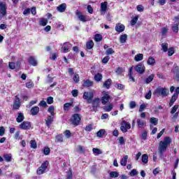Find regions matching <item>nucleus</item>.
I'll use <instances>...</instances> for the list:
<instances>
[{
	"instance_id": "1",
	"label": "nucleus",
	"mask_w": 179,
	"mask_h": 179,
	"mask_svg": "<svg viewBox=\"0 0 179 179\" xmlns=\"http://www.w3.org/2000/svg\"><path fill=\"white\" fill-rule=\"evenodd\" d=\"M170 143H171V138L170 137H165L163 141L159 142L158 152L160 157H163V153L167 150V148Z\"/></svg>"
},
{
	"instance_id": "2",
	"label": "nucleus",
	"mask_w": 179,
	"mask_h": 179,
	"mask_svg": "<svg viewBox=\"0 0 179 179\" xmlns=\"http://www.w3.org/2000/svg\"><path fill=\"white\" fill-rule=\"evenodd\" d=\"M48 161H45L39 168H38L36 171V173L38 176H41V174H44L47 171V169H48Z\"/></svg>"
},
{
	"instance_id": "3",
	"label": "nucleus",
	"mask_w": 179,
	"mask_h": 179,
	"mask_svg": "<svg viewBox=\"0 0 179 179\" xmlns=\"http://www.w3.org/2000/svg\"><path fill=\"white\" fill-rule=\"evenodd\" d=\"M92 106H89L88 107L90 109L91 113H96L97 111V108H99V106H100V98H95L94 100L92 101Z\"/></svg>"
},
{
	"instance_id": "4",
	"label": "nucleus",
	"mask_w": 179,
	"mask_h": 179,
	"mask_svg": "<svg viewBox=\"0 0 179 179\" xmlns=\"http://www.w3.org/2000/svg\"><path fill=\"white\" fill-rule=\"evenodd\" d=\"M155 94H160L162 97H166L169 96V90L166 87H158L155 90Z\"/></svg>"
},
{
	"instance_id": "5",
	"label": "nucleus",
	"mask_w": 179,
	"mask_h": 179,
	"mask_svg": "<svg viewBox=\"0 0 179 179\" xmlns=\"http://www.w3.org/2000/svg\"><path fill=\"white\" fill-rule=\"evenodd\" d=\"M93 97H94V94L93 92H85L83 93V99H84V100H87L88 103H92L93 101Z\"/></svg>"
},
{
	"instance_id": "6",
	"label": "nucleus",
	"mask_w": 179,
	"mask_h": 179,
	"mask_svg": "<svg viewBox=\"0 0 179 179\" xmlns=\"http://www.w3.org/2000/svg\"><path fill=\"white\" fill-rule=\"evenodd\" d=\"M128 129H131V124L125 120L121 123L120 130L123 134L128 132Z\"/></svg>"
},
{
	"instance_id": "7",
	"label": "nucleus",
	"mask_w": 179,
	"mask_h": 179,
	"mask_svg": "<svg viewBox=\"0 0 179 179\" xmlns=\"http://www.w3.org/2000/svg\"><path fill=\"white\" fill-rule=\"evenodd\" d=\"M72 48V44L69 42H65L63 43L61 52L64 54H66V52H69L71 49Z\"/></svg>"
},
{
	"instance_id": "8",
	"label": "nucleus",
	"mask_w": 179,
	"mask_h": 179,
	"mask_svg": "<svg viewBox=\"0 0 179 179\" xmlns=\"http://www.w3.org/2000/svg\"><path fill=\"white\" fill-rule=\"evenodd\" d=\"M145 69H146L145 67V65H143V64L142 63H139L137 66L134 67V70L136 71V72H137L140 75H143V73H145Z\"/></svg>"
},
{
	"instance_id": "9",
	"label": "nucleus",
	"mask_w": 179,
	"mask_h": 179,
	"mask_svg": "<svg viewBox=\"0 0 179 179\" xmlns=\"http://www.w3.org/2000/svg\"><path fill=\"white\" fill-rule=\"evenodd\" d=\"M0 16L1 17L6 16V4L2 1H0Z\"/></svg>"
},
{
	"instance_id": "10",
	"label": "nucleus",
	"mask_w": 179,
	"mask_h": 179,
	"mask_svg": "<svg viewBox=\"0 0 179 179\" xmlns=\"http://www.w3.org/2000/svg\"><path fill=\"white\" fill-rule=\"evenodd\" d=\"M80 123V115L78 113H75L74 115H73V117H72V124L73 125H76V127Z\"/></svg>"
},
{
	"instance_id": "11",
	"label": "nucleus",
	"mask_w": 179,
	"mask_h": 179,
	"mask_svg": "<svg viewBox=\"0 0 179 179\" xmlns=\"http://www.w3.org/2000/svg\"><path fill=\"white\" fill-rule=\"evenodd\" d=\"M19 128H20V129H30V128H31V124L29 122L24 121L19 125Z\"/></svg>"
},
{
	"instance_id": "12",
	"label": "nucleus",
	"mask_w": 179,
	"mask_h": 179,
	"mask_svg": "<svg viewBox=\"0 0 179 179\" xmlns=\"http://www.w3.org/2000/svg\"><path fill=\"white\" fill-rule=\"evenodd\" d=\"M115 30L117 33H122V31H124V30H125V25L122 24L121 23H117V24H116V26L115 27Z\"/></svg>"
},
{
	"instance_id": "13",
	"label": "nucleus",
	"mask_w": 179,
	"mask_h": 179,
	"mask_svg": "<svg viewBox=\"0 0 179 179\" xmlns=\"http://www.w3.org/2000/svg\"><path fill=\"white\" fill-rule=\"evenodd\" d=\"M19 108H20V99H19L17 96H15L13 109L19 110Z\"/></svg>"
},
{
	"instance_id": "14",
	"label": "nucleus",
	"mask_w": 179,
	"mask_h": 179,
	"mask_svg": "<svg viewBox=\"0 0 179 179\" xmlns=\"http://www.w3.org/2000/svg\"><path fill=\"white\" fill-rule=\"evenodd\" d=\"M76 15L78 17V18L79 19V20H80V22H87V19H86V15H84L83 14H82V13H80V11L77 10L76 11Z\"/></svg>"
},
{
	"instance_id": "15",
	"label": "nucleus",
	"mask_w": 179,
	"mask_h": 179,
	"mask_svg": "<svg viewBox=\"0 0 179 179\" xmlns=\"http://www.w3.org/2000/svg\"><path fill=\"white\" fill-rule=\"evenodd\" d=\"M54 116H51V115H48L47 119L45 120V124L47 125V127H48V128H50V127H51V124H52V122H54Z\"/></svg>"
},
{
	"instance_id": "16",
	"label": "nucleus",
	"mask_w": 179,
	"mask_h": 179,
	"mask_svg": "<svg viewBox=\"0 0 179 179\" xmlns=\"http://www.w3.org/2000/svg\"><path fill=\"white\" fill-rule=\"evenodd\" d=\"M179 26V21H175L174 23L171 25L172 27V31H173V33H178V28Z\"/></svg>"
},
{
	"instance_id": "17",
	"label": "nucleus",
	"mask_w": 179,
	"mask_h": 179,
	"mask_svg": "<svg viewBox=\"0 0 179 179\" xmlns=\"http://www.w3.org/2000/svg\"><path fill=\"white\" fill-rule=\"evenodd\" d=\"M30 113L31 115H37V114L40 113V108H38V106H34L31 108Z\"/></svg>"
},
{
	"instance_id": "18",
	"label": "nucleus",
	"mask_w": 179,
	"mask_h": 179,
	"mask_svg": "<svg viewBox=\"0 0 179 179\" xmlns=\"http://www.w3.org/2000/svg\"><path fill=\"white\" fill-rule=\"evenodd\" d=\"M83 86L84 87H92V86H93V81H90V80H84Z\"/></svg>"
},
{
	"instance_id": "19",
	"label": "nucleus",
	"mask_w": 179,
	"mask_h": 179,
	"mask_svg": "<svg viewBox=\"0 0 179 179\" xmlns=\"http://www.w3.org/2000/svg\"><path fill=\"white\" fill-rule=\"evenodd\" d=\"M177 99H178V94L174 93L170 100V102H169L170 107H171V106H173V104H174V103L176 102V100H177Z\"/></svg>"
},
{
	"instance_id": "20",
	"label": "nucleus",
	"mask_w": 179,
	"mask_h": 179,
	"mask_svg": "<svg viewBox=\"0 0 179 179\" xmlns=\"http://www.w3.org/2000/svg\"><path fill=\"white\" fill-rule=\"evenodd\" d=\"M108 9L107 8V2L101 3V13H106Z\"/></svg>"
},
{
	"instance_id": "21",
	"label": "nucleus",
	"mask_w": 179,
	"mask_h": 179,
	"mask_svg": "<svg viewBox=\"0 0 179 179\" xmlns=\"http://www.w3.org/2000/svg\"><path fill=\"white\" fill-rule=\"evenodd\" d=\"M58 12H60L61 13H64V10H66V3H64L60 4L57 8Z\"/></svg>"
},
{
	"instance_id": "22",
	"label": "nucleus",
	"mask_w": 179,
	"mask_h": 179,
	"mask_svg": "<svg viewBox=\"0 0 179 179\" xmlns=\"http://www.w3.org/2000/svg\"><path fill=\"white\" fill-rule=\"evenodd\" d=\"M110 99V96L108 94H106L105 96H102V98H101L102 104H103V105L107 104V103H108Z\"/></svg>"
},
{
	"instance_id": "23",
	"label": "nucleus",
	"mask_w": 179,
	"mask_h": 179,
	"mask_svg": "<svg viewBox=\"0 0 179 179\" xmlns=\"http://www.w3.org/2000/svg\"><path fill=\"white\" fill-rule=\"evenodd\" d=\"M29 63L30 64V65H32V66H37V60H36V59H34V57H30L28 59Z\"/></svg>"
},
{
	"instance_id": "24",
	"label": "nucleus",
	"mask_w": 179,
	"mask_h": 179,
	"mask_svg": "<svg viewBox=\"0 0 179 179\" xmlns=\"http://www.w3.org/2000/svg\"><path fill=\"white\" fill-rule=\"evenodd\" d=\"M137 125L138 128H144L146 126V122L141 119H138Z\"/></svg>"
},
{
	"instance_id": "25",
	"label": "nucleus",
	"mask_w": 179,
	"mask_h": 179,
	"mask_svg": "<svg viewBox=\"0 0 179 179\" xmlns=\"http://www.w3.org/2000/svg\"><path fill=\"white\" fill-rule=\"evenodd\" d=\"M112 82L113 81L111 80V79H108L106 81L103 83V87H106V89H110Z\"/></svg>"
},
{
	"instance_id": "26",
	"label": "nucleus",
	"mask_w": 179,
	"mask_h": 179,
	"mask_svg": "<svg viewBox=\"0 0 179 179\" xmlns=\"http://www.w3.org/2000/svg\"><path fill=\"white\" fill-rule=\"evenodd\" d=\"M128 162V155H125L122 157V159L120 160V164L121 166H127V163Z\"/></svg>"
},
{
	"instance_id": "27",
	"label": "nucleus",
	"mask_w": 179,
	"mask_h": 179,
	"mask_svg": "<svg viewBox=\"0 0 179 179\" xmlns=\"http://www.w3.org/2000/svg\"><path fill=\"white\" fill-rule=\"evenodd\" d=\"M23 120H24V115L22 113H18L17 117L16 118L17 122H22Z\"/></svg>"
},
{
	"instance_id": "28",
	"label": "nucleus",
	"mask_w": 179,
	"mask_h": 179,
	"mask_svg": "<svg viewBox=\"0 0 179 179\" xmlns=\"http://www.w3.org/2000/svg\"><path fill=\"white\" fill-rule=\"evenodd\" d=\"M127 38H128V35H127V34L121 35L120 37V41L121 44H124V43H127Z\"/></svg>"
},
{
	"instance_id": "29",
	"label": "nucleus",
	"mask_w": 179,
	"mask_h": 179,
	"mask_svg": "<svg viewBox=\"0 0 179 179\" xmlns=\"http://www.w3.org/2000/svg\"><path fill=\"white\" fill-rule=\"evenodd\" d=\"M154 78H155V74H151V75H150V76L145 80V83H146L147 85H149V83H150V82H152Z\"/></svg>"
},
{
	"instance_id": "30",
	"label": "nucleus",
	"mask_w": 179,
	"mask_h": 179,
	"mask_svg": "<svg viewBox=\"0 0 179 179\" xmlns=\"http://www.w3.org/2000/svg\"><path fill=\"white\" fill-rule=\"evenodd\" d=\"M48 23V20L45 18H40L39 19V24L40 26H47Z\"/></svg>"
},
{
	"instance_id": "31",
	"label": "nucleus",
	"mask_w": 179,
	"mask_h": 179,
	"mask_svg": "<svg viewBox=\"0 0 179 179\" xmlns=\"http://www.w3.org/2000/svg\"><path fill=\"white\" fill-rule=\"evenodd\" d=\"M109 176L110 178H117L120 176V173L117 171H110L109 172Z\"/></svg>"
},
{
	"instance_id": "32",
	"label": "nucleus",
	"mask_w": 179,
	"mask_h": 179,
	"mask_svg": "<svg viewBox=\"0 0 179 179\" xmlns=\"http://www.w3.org/2000/svg\"><path fill=\"white\" fill-rule=\"evenodd\" d=\"M142 59H143V54H138L134 57L136 62H139V61H142Z\"/></svg>"
},
{
	"instance_id": "33",
	"label": "nucleus",
	"mask_w": 179,
	"mask_h": 179,
	"mask_svg": "<svg viewBox=\"0 0 179 179\" xmlns=\"http://www.w3.org/2000/svg\"><path fill=\"white\" fill-rule=\"evenodd\" d=\"M148 159H149V157L148 156V155L146 154L143 155L142 159H141L142 163H143L144 164H148Z\"/></svg>"
},
{
	"instance_id": "34",
	"label": "nucleus",
	"mask_w": 179,
	"mask_h": 179,
	"mask_svg": "<svg viewBox=\"0 0 179 179\" xmlns=\"http://www.w3.org/2000/svg\"><path fill=\"white\" fill-rule=\"evenodd\" d=\"M3 158L6 162H12V154H4Z\"/></svg>"
},
{
	"instance_id": "35",
	"label": "nucleus",
	"mask_w": 179,
	"mask_h": 179,
	"mask_svg": "<svg viewBox=\"0 0 179 179\" xmlns=\"http://www.w3.org/2000/svg\"><path fill=\"white\" fill-rule=\"evenodd\" d=\"M94 46V43L93 42V41H90L86 43V48H87V50H92V48H93Z\"/></svg>"
},
{
	"instance_id": "36",
	"label": "nucleus",
	"mask_w": 179,
	"mask_h": 179,
	"mask_svg": "<svg viewBox=\"0 0 179 179\" xmlns=\"http://www.w3.org/2000/svg\"><path fill=\"white\" fill-rule=\"evenodd\" d=\"M94 79L96 80V82H100V80L103 79V75L98 73L94 76Z\"/></svg>"
},
{
	"instance_id": "37",
	"label": "nucleus",
	"mask_w": 179,
	"mask_h": 179,
	"mask_svg": "<svg viewBox=\"0 0 179 179\" xmlns=\"http://www.w3.org/2000/svg\"><path fill=\"white\" fill-rule=\"evenodd\" d=\"M48 111L51 114L52 116L55 115V108H54V106H50L48 109Z\"/></svg>"
},
{
	"instance_id": "38",
	"label": "nucleus",
	"mask_w": 179,
	"mask_h": 179,
	"mask_svg": "<svg viewBox=\"0 0 179 179\" xmlns=\"http://www.w3.org/2000/svg\"><path fill=\"white\" fill-rule=\"evenodd\" d=\"M162 48L164 52H167L169 50V43H164L162 44Z\"/></svg>"
},
{
	"instance_id": "39",
	"label": "nucleus",
	"mask_w": 179,
	"mask_h": 179,
	"mask_svg": "<svg viewBox=\"0 0 179 179\" xmlns=\"http://www.w3.org/2000/svg\"><path fill=\"white\" fill-rule=\"evenodd\" d=\"M169 31V28L167 27H164L161 29L162 36H164L167 34Z\"/></svg>"
},
{
	"instance_id": "40",
	"label": "nucleus",
	"mask_w": 179,
	"mask_h": 179,
	"mask_svg": "<svg viewBox=\"0 0 179 179\" xmlns=\"http://www.w3.org/2000/svg\"><path fill=\"white\" fill-rule=\"evenodd\" d=\"M106 134V130L105 129H100L97 133L96 135L98 138H103V136Z\"/></svg>"
},
{
	"instance_id": "41",
	"label": "nucleus",
	"mask_w": 179,
	"mask_h": 179,
	"mask_svg": "<svg viewBox=\"0 0 179 179\" xmlns=\"http://www.w3.org/2000/svg\"><path fill=\"white\" fill-rule=\"evenodd\" d=\"M103 110L106 113H110V111H111V110H113V104H110L108 106H104L103 107Z\"/></svg>"
},
{
	"instance_id": "42",
	"label": "nucleus",
	"mask_w": 179,
	"mask_h": 179,
	"mask_svg": "<svg viewBox=\"0 0 179 179\" xmlns=\"http://www.w3.org/2000/svg\"><path fill=\"white\" fill-rule=\"evenodd\" d=\"M94 40L96 42L101 41L103 40V36L100 34H96L95 35Z\"/></svg>"
},
{
	"instance_id": "43",
	"label": "nucleus",
	"mask_w": 179,
	"mask_h": 179,
	"mask_svg": "<svg viewBox=\"0 0 179 179\" xmlns=\"http://www.w3.org/2000/svg\"><path fill=\"white\" fill-rule=\"evenodd\" d=\"M138 19H139L138 16H135L130 22L131 26H135L138 22Z\"/></svg>"
},
{
	"instance_id": "44",
	"label": "nucleus",
	"mask_w": 179,
	"mask_h": 179,
	"mask_svg": "<svg viewBox=\"0 0 179 179\" xmlns=\"http://www.w3.org/2000/svg\"><path fill=\"white\" fill-rule=\"evenodd\" d=\"M92 152L94 155H102L103 152L100 150L99 148H93Z\"/></svg>"
},
{
	"instance_id": "45",
	"label": "nucleus",
	"mask_w": 179,
	"mask_h": 179,
	"mask_svg": "<svg viewBox=\"0 0 179 179\" xmlns=\"http://www.w3.org/2000/svg\"><path fill=\"white\" fill-rule=\"evenodd\" d=\"M150 121V123L153 124L154 125H157V122H159V120L156 117H151Z\"/></svg>"
},
{
	"instance_id": "46",
	"label": "nucleus",
	"mask_w": 179,
	"mask_h": 179,
	"mask_svg": "<svg viewBox=\"0 0 179 179\" xmlns=\"http://www.w3.org/2000/svg\"><path fill=\"white\" fill-rule=\"evenodd\" d=\"M155 59L153 57H150L148 58V62H147L148 65H155Z\"/></svg>"
},
{
	"instance_id": "47",
	"label": "nucleus",
	"mask_w": 179,
	"mask_h": 179,
	"mask_svg": "<svg viewBox=\"0 0 179 179\" xmlns=\"http://www.w3.org/2000/svg\"><path fill=\"white\" fill-rule=\"evenodd\" d=\"M141 139H143V141H146V139H148V131H143L141 134Z\"/></svg>"
},
{
	"instance_id": "48",
	"label": "nucleus",
	"mask_w": 179,
	"mask_h": 179,
	"mask_svg": "<svg viewBox=\"0 0 179 179\" xmlns=\"http://www.w3.org/2000/svg\"><path fill=\"white\" fill-rule=\"evenodd\" d=\"M138 171H136V169H133L129 173V176L131 177H134V176H138Z\"/></svg>"
},
{
	"instance_id": "49",
	"label": "nucleus",
	"mask_w": 179,
	"mask_h": 179,
	"mask_svg": "<svg viewBox=\"0 0 179 179\" xmlns=\"http://www.w3.org/2000/svg\"><path fill=\"white\" fill-rule=\"evenodd\" d=\"M30 144H31V148H32L33 149H36L37 148V143L36 142V141L31 140L30 141Z\"/></svg>"
},
{
	"instance_id": "50",
	"label": "nucleus",
	"mask_w": 179,
	"mask_h": 179,
	"mask_svg": "<svg viewBox=\"0 0 179 179\" xmlns=\"http://www.w3.org/2000/svg\"><path fill=\"white\" fill-rule=\"evenodd\" d=\"M56 142H64L62 134L56 136Z\"/></svg>"
},
{
	"instance_id": "51",
	"label": "nucleus",
	"mask_w": 179,
	"mask_h": 179,
	"mask_svg": "<svg viewBox=\"0 0 179 179\" xmlns=\"http://www.w3.org/2000/svg\"><path fill=\"white\" fill-rule=\"evenodd\" d=\"M71 106H72V103H66L64 105V110L65 111H68L69 110V107H71Z\"/></svg>"
},
{
	"instance_id": "52",
	"label": "nucleus",
	"mask_w": 179,
	"mask_h": 179,
	"mask_svg": "<svg viewBox=\"0 0 179 179\" xmlns=\"http://www.w3.org/2000/svg\"><path fill=\"white\" fill-rule=\"evenodd\" d=\"M92 129H93V124H90L85 127V131H87V132H90Z\"/></svg>"
},
{
	"instance_id": "53",
	"label": "nucleus",
	"mask_w": 179,
	"mask_h": 179,
	"mask_svg": "<svg viewBox=\"0 0 179 179\" xmlns=\"http://www.w3.org/2000/svg\"><path fill=\"white\" fill-rule=\"evenodd\" d=\"M174 54V48H170L168 49V55L171 57Z\"/></svg>"
},
{
	"instance_id": "54",
	"label": "nucleus",
	"mask_w": 179,
	"mask_h": 179,
	"mask_svg": "<svg viewBox=\"0 0 179 179\" xmlns=\"http://www.w3.org/2000/svg\"><path fill=\"white\" fill-rule=\"evenodd\" d=\"M106 55H111L114 54V50H113V48H108V50H106Z\"/></svg>"
},
{
	"instance_id": "55",
	"label": "nucleus",
	"mask_w": 179,
	"mask_h": 179,
	"mask_svg": "<svg viewBox=\"0 0 179 179\" xmlns=\"http://www.w3.org/2000/svg\"><path fill=\"white\" fill-rule=\"evenodd\" d=\"M177 110H178V105H175L171 110V114H175Z\"/></svg>"
},
{
	"instance_id": "56",
	"label": "nucleus",
	"mask_w": 179,
	"mask_h": 179,
	"mask_svg": "<svg viewBox=\"0 0 179 179\" xmlns=\"http://www.w3.org/2000/svg\"><path fill=\"white\" fill-rule=\"evenodd\" d=\"M71 94L73 97H78V94H79V91H78V90H73L71 91Z\"/></svg>"
},
{
	"instance_id": "57",
	"label": "nucleus",
	"mask_w": 179,
	"mask_h": 179,
	"mask_svg": "<svg viewBox=\"0 0 179 179\" xmlns=\"http://www.w3.org/2000/svg\"><path fill=\"white\" fill-rule=\"evenodd\" d=\"M48 104H52L54 103V98L52 96H48L47 99Z\"/></svg>"
},
{
	"instance_id": "58",
	"label": "nucleus",
	"mask_w": 179,
	"mask_h": 179,
	"mask_svg": "<svg viewBox=\"0 0 179 179\" xmlns=\"http://www.w3.org/2000/svg\"><path fill=\"white\" fill-rule=\"evenodd\" d=\"M120 145H125V138H124L122 136H120L118 138Z\"/></svg>"
},
{
	"instance_id": "59",
	"label": "nucleus",
	"mask_w": 179,
	"mask_h": 179,
	"mask_svg": "<svg viewBox=\"0 0 179 179\" xmlns=\"http://www.w3.org/2000/svg\"><path fill=\"white\" fill-rule=\"evenodd\" d=\"M122 72H124V69L122 67H118L116 69V73H117L118 75H121V73H122Z\"/></svg>"
},
{
	"instance_id": "60",
	"label": "nucleus",
	"mask_w": 179,
	"mask_h": 179,
	"mask_svg": "<svg viewBox=\"0 0 179 179\" xmlns=\"http://www.w3.org/2000/svg\"><path fill=\"white\" fill-rule=\"evenodd\" d=\"M136 107V102L132 101L129 103V108H135Z\"/></svg>"
},
{
	"instance_id": "61",
	"label": "nucleus",
	"mask_w": 179,
	"mask_h": 179,
	"mask_svg": "<svg viewBox=\"0 0 179 179\" xmlns=\"http://www.w3.org/2000/svg\"><path fill=\"white\" fill-rule=\"evenodd\" d=\"M73 79L74 82H76V83H79V80H80L79 74L74 75Z\"/></svg>"
},
{
	"instance_id": "62",
	"label": "nucleus",
	"mask_w": 179,
	"mask_h": 179,
	"mask_svg": "<svg viewBox=\"0 0 179 179\" xmlns=\"http://www.w3.org/2000/svg\"><path fill=\"white\" fill-rule=\"evenodd\" d=\"M108 61H110V57L106 56V57H103V59H102V63L107 64V62H108Z\"/></svg>"
},
{
	"instance_id": "63",
	"label": "nucleus",
	"mask_w": 179,
	"mask_h": 179,
	"mask_svg": "<svg viewBox=\"0 0 179 179\" xmlns=\"http://www.w3.org/2000/svg\"><path fill=\"white\" fill-rule=\"evenodd\" d=\"M50 152H51V150H50V148H45L43 150V153L45 155H50Z\"/></svg>"
},
{
	"instance_id": "64",
	"label": "nucleus",
	"mask_w": 179,
	"mask_h": 179,
	"mask_svg": "<svg viewBox=\"0 0 179 179\" xmlns=\"http://www.w3.org/2000/svg\"><path fill=\"white\" fill-rule=\"evenodd\" d=\"M66 179H72V171H69L66 175Z\"/></svg>"
}]
</instances>
